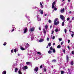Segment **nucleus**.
I'll list each match as a JSON object with an SVG mask.
<instances>
[{
	"instance_id": "f257e3e1",
	"label": "nucleus",
	"mask_w": 74,
	"mask_h": 74,
	"mask_svg": "<svg viewBox=\"0 0 74 74\" xmlns=\"http://www.w3.org/2000/svg\"><path fill=\"white\" fill-rule=\"evenodd\" d=\"M58 21V18H56L54 21V24L55 25H59V21H57V22L56 21Z\"/></svg>"
},
{
	"instance_id": "f03ea898",
	"label": "nucleus",
	"mask_w": 74,
	"mask_h": 74,
	"mask_svg": "<svg viewBox=\"0 0 74 74\" xmlns=\"http://www.w3.org/2000/svg\"><path fill=\"white\" fill-rule=\"evenodd\" d=\"M60 18L62 20H64V19H65V18L62 14L60 15Z\"/></svg>"
},
{
	"instance_id": "7ed1b4c3",
	"label": "nucleus",
	"mask_w": 74,
	"mask_h": 74,
	"mask_svg": "<svg viewBox=\"0 0 74 74\" xmlns=\"http://www.w3.org/2000/svg\"><path fill=\"white\" fill-rule=\"evenodd\" d=\"M34 71H36V72H37L38 71V67L37 66L35 69H34Z\"/></svg>"
},
{
	"instance_id": "20e7f679",
	"label": "nucleus",
	"mask_w": 74,
	"mask_h": 74,
	"mask_svg": "<svg viewBox=\"0 0 74 74\" xmlns=\"http://www.w3.org/2000/svg\"><path fill=\"white\" fill-rule=\"evenodd\" d=\"M28 68L27 66H25L22 67L23 70H26V69H27Z\"/></svg>"
},
{
	"instance_id": "39448f33",
	"label": "nucleus",
	"mask_w": 74,
	"mask_h": 74,
	"mask_svg": "<svg viewBox=\"0 0 74 74\" xmlns=\"http://www.w3.org/2000/svg\"><path fill=\"white\" fill-rule=\"evenodd\" d=\"M27 32V28L25 27L24 28V33H26Z\"/></svg>"
},
{
	"instance_id": "423d86ee",
	"label": "nucleus",
	"mask_w": 74,
	"mask_h": 74,
	"mask_svg": "<svg viewBox=\"0 0 74 74\" xmlns=\"http://www.w3.org/2000/svg\"><path fill=\"white\" fill-rule=\"evenodd\" d=\"M55 2L54 1L53 3H52V8L53 9L54 8V5H55Z\"/></svg>"
},
{
	"instance_id": "0eeeda50",
	"label": "nucleus",
	"mask_w": 74,
	"mask_h": 74,
	"mask_svg": "<svg viewBox=\"0 0 74 74\" xmlns=\"http://www.w3.org/2000/svg\"><path fill=\"white\" fill-rule=\"evenodd\" d=\"M29 46H30L29 44H28V43H27L26 46H25V48H29Z\"/></svg>"
},
{
	"instance_id": "6e6552de",
	"label": "nucleus",
	"mask_w": 74,
	"mask_h": 74,
	"mask_svg": "<svg viewBox=\"0 0 74 74\" xmlns=\"http://www.w3.org/2000/svg\"><path fill=\"white\" fill-rule=\"evenodd\" d=\"M34 27H33L32 28H31L30 29V32H33L34 31Z\"/></svg>"
},
{
	"instance_id": "1a4fd4ad",
	"label": "nucleus",
	"mask_w": 74,
	"mask_h": 74,
	"mask_svg": "<svg viewBox=\"0 0 74 74\" xmlns=\"http://www.w3.org/2000/svg\"><path fill=\"white\" fill-rule=\"evenodd\" d=\"M64 8H63L62 10H61V13H63L64 12Z\"/></svg>"
},
{
	"instance_id": "9d476101",
	"label": "nucleus",
	"mask_w": 74,
	"mask_h": 74,
	"mask_svg": "<svg viewBox=\"0 0 74 74\" xmlns=\"http://www.w3.org/2000/svg\"><path fill=\"white\" fill-rule=\"evenodd\" d=\"M68 70L69 72H68L67 74H71V72H70V70H71V69H69L68 68Z\"/></svg>"
},
{
	"instance_id": "9b49d317",
	"label": "nucleus",
	"mask_w": 74,
	"mask_h": 74,
	"mask_svg": "<svg viewBox=\"0 0 74 74\" xmlns=\"http://www.w3.org/2000/svg\"><path fill=\"white\" fill-rule=\"evenodd\" d=\"M66 60L67 62H69V56H68V55L66 56Z\"/></svg>"
},
{
	"instance_id": "f8f14e48",
	"label": "nucleus",
	"mask_w": 74,
	"mask_h": 74,
	"mask_svg": "<svg viewBox=\"0 0 74 74\" xmlns=\"http://www.w3.org/2000/svg\"><path fill=\"white\" fill-rule=\"evenodd\" d=\"M57 48H58V49H60L61 48V46L59 45L57 46Z\"/></svg>"
},
{
	"instance_id": "ddd939ff",
	"label": "nucleus",
	"mask_w": 74,
	"mask_h": 74,
	"mask_svg": "<svg viewBox=\"0 0 74 74\" xmlns=\"http://www.w3.org/2000/svg\"><path fill=\"white\" fill-rule=\"evenodd\" d=\"M44 41V40H43L42 39H40L39 40V42H42V41Z\"/></svg>"
},
{
	"instance_id": "4468645a",
	"label": "nucleus",
	"mask_w": 74,
	"mask_h": 74,
	"mask_svg": "<svg viewBox=\"0 0 74 74\" xmlns=\"http://www.w3.org/2000/svg\"><path fill=\"white\" fill-rule=\"evenodd\" d=\"M18 69L17 68H16L15 70V73H17V71H18Z\"/></svg>"
},
{
	"instance_id": "2eb2a0df",
	"label": "nucleus",
	"mask_w": 74,
	"mask_h": 74,
	"mask_svg": "<svg viewBox=\"0 0 74 74\" xmlns=\"http://www.w3.org/2000/svg\"><path fill=\"white\" fill-rule=\"evenodd\" d=\"M48 53H49V54H51V53H52V51L51 50H49L48 51Z\"/></svg>"
},
{
	"instance_id": "dca6fc26",
	"label": "nucleus",
	"mask_w": 74,
	"mask_h": 74,
	"mask_svg": "<svg viewBox=\"0 0 74 74\" xmlns=\"http://www.w3.org/2000/svg\"><path fill=\"white\" fill-rule=\"evenodd\" d=\"M6 73H7V72L5 71H3L2 72L3 74H6Z\"/></svg>"
},
{
	"instance_id": "f3484780",
	"label": "nucleus",
	"mask_w": 74,
	"mask_h": 74,
	"mask_svg": "<svg viewBox=\"0 0 74 74\" xmlns=\"http://www.w3.org/2000/svg\"><path fill=\"white\" fill-rule=\"evenodd\" d=\"M43 13H44V11H43V10H42L40 11V14L42 15V14H43Z\"/></svg>"
},
{
	"instance_id": "a211bd4d",
	"label": "nucleus",
	"mask_w": 74,
	"mask_h": 74,
	"mask_svg": "<svg viewBox=\"0 0 74 74\" xmlns=\"http://www.w3.org/2000/svg\"><path fill=\"white\" fill-rule=\"evenodd\" d=\"M71 64L72 66H73V64H74V62H73V61H71Z\"/></svg>"
},
{
	"instance_id": "6ab92c4d",
	"label": "nucleus",
	"mask_w": 74,
	"mask_h": 74,
	"mask_svg": "<svg viewBox=\"0 0 74 74\" xmlns=\"http://www.w3.org/2000/svg\"><path fill=\"white\" fill-rule=\"evenodd\" d=\"M21 50H23V51H24V50H25V49L23 48V47H21Z\"/></svg>"
},
{
	"instance_id": "aec40b11",
	"label": "nucleus",
	"mask_w": 74,
	"mask_h": 74,
	"mask_svg": "<svg viewBox=\"0 0 74 74\" xmlns=\"http://www.w3.org/2000/svg\"><path fill=\"white\" fill-rule=\"evenodd\" d=\"M52 62H56V60H53L52 61Z\"/></svg>"
},
{
	"instance_id": "412c9836",
	"label": "nucleus",
	"mask_w": 74,
	"mask_h": 74,
	"mask_svg": "<svg viewBox=\"0 0 74 74\" xmlns=\"http://www.w3.org/2000/svg\"><path fill=\"white\" fill-rule=\"evenodd\" d=\"M37 53L38 55H41V53H40V52H37Z\"/></svg>"
},
{
	"instance_id": "4be33fe9",
	"label": "nucleus",
	"mask_w": 74,
	"mask_h": 74,
	"mask_svg": "<svg viewBox=\"0 0 74 74\" xmlns=\"http://www.w3.org/2000/svg\"><path fill=\"white\" fill-rule=\"evenodd\" d=\"M55 49H53V53H55Z\"/></svg>"
},
{
	"instance_id": "5701e85b",
	"label": "nucleus",
	"mask_w": 74,
	"mask_h": 74,
	"mask_svg": "<svg viewBox=\"0 0 74 74\" xmlns=\"http://www.w3.org/2000/svg\"><path fill=\"white\" fill-rule=\"evenodd\" d=\"M64 71H61V74H64Z\"/></svg>"
},
{
	"instance_id": "b1692460",
	"label": "nucleus",
	"mask_w": 74,
	"mask_h": 74,
	"mask_svg": "<svg viewBox=\"0 0 74 74\" xmlns=\"http://www.w3.org/2000/svg\"><path fill=\"white\" fill-rule=\"evenodd\" d=\"M7 45V42H4V43L3 44V45H4V46H5Z\"/></svg>"
},
{
	"instance_id": "393cba45",
	"label": "nucleus",
	"mask_w": 74,
	"mask_h": 74,
	"mask_svg": "<svg viewBox=\"0 0 74 74\" xmlns=\"http://www.w3.org/2000/svg\"><path fill=\"white\" fill-rule=\"evenodd\" d=\"M64 22H63L62 23V26H64Z\"/></svg>"
},
{
	"instance_id": "a878e982",
	"label": "nucleus",
	"mask_w": 74,
	"mask_h": 74,
	"mask_svg": "<svg viewBox=\"0 0 74 74\" xmlns=\"http://www.w3.org/2000/svg\"><path fill=\"white\" fill-rule=\"evenodd\" d=\"M48 26L47 25H45V28L46 29H48Z\"/></svg>"
},
{
	"instance_id": "bb28decb",
	"label": "nucleus",
	"mask_w": 74,
	"mask_h": 74,
	"mask_svg": "<svg viewBox=\"0 0 74 74\" xmlns=\"http://www.w3.org/2000/svg\"><path fill=\"white\" fill-rule=\"evenodd\" d=\"M18 74H22V72H21L20 71H18Z\"/></svg>"
},
{
	"instance_id": "cd10ccee",
	"label": "nucleus",
	"mask_w": 74,
	"mask_h": 74,
	"mask_svg": "<svg viewBox=\"0 0 74 74\" xmlns=\"http://www.w3.org/2000/svg\"><path fill=\"white\" fill-rule=\"evenodd\" d=\"M43 32H44V33H45V34H46V31H45V30H43Z\"/></svg>"
},
{
	"instance_id": "c85d7f7f",
	"label": "nucleus",
	"mask_w": 74,
	"mask_h": 74,
	"mask_svg": "<svg viewBox=\"0 0 74 74\" xmlns=\"http://www.w3.org/2000/svg\"><path fill=\"white\" fill-rule=\"evenodd\" d=\"M48 45L49 47H50L51 45V43H48Z\"/></svg>"
},
{
	"instance_id": "c756f323",
	"label": "nucleus",
	"mask_w": 74,
	"mask_h": 74,
	"mask_svg": "<svg viewBox=\"0 0 74 74\" xmlns=\"http://www.w3.org/2000/svg\"><path fill=\"white\" fill-rule=\"evenodd\" d=\"M50 50H53V48H52V47H50Z\"/></svg>"
},
{
	"instance_id": "7c9ffc66",
	"label": "nucleus",
	"mask_w": 74,
	"mask_h": 74,
	"mask_svg": "<svg viewBox=\"0 0 74 74\" xmlns=\"http://www.w3.org/2000/svg\"><path fill=\"white\" fill-rule=\"evenodd\" d=\"M64 32L65 33H66L67 32V29H64Z\"/></svg>"
},
{
	"instance_id": "2f4dec72",
	"label": "nucleus",
	"mask_w": 74,
	"mask_h": 74,
	"mask_svg": "<svg viewBox=\"0 0 74 74\" xmlns=\"http://www.w3.org/2000/svg\"><path fill=\"white\" fill-rule=\"evenodd\" d=\"M40 69H42V65H41L40 67Z\"/></svg>"
},
{
	"instance_id": "473e14b6",
	"label": "nucleus",
	"mask_w": 74,
	"mask_h": 74,
	"mask_svg": "<svg viewBox=\"0 0 74 74\" xmlns=\"http://www.w3.org/2000/svg\"><path fill=\"white\" fill-rule=\"evenodd\" d=\"M68 48V49L70 50V46H68L67 47Z\"/></svg>"
},
{
	"instance_id": "72a5a7b5",
	"label": "nucleus",
	"mask_w": 74,
	"mask_h": 74,
	"mask_svg": "<svg viewBox=\"0 0 74 74\" xmlns=\"http://www.w3.org/2000/svg\"><path fill=\"white\" fill-rule=\"evenodd\" d=\"M74 33H73V34H72L71 35V36H72V37H74Z\"/></svg>"
},
{
	"instance_id": "f704fd0d",
	"label": "nucleus",
	"mask_w": 74,
	"mask_h": 74,
	"mask_svg": "<svg viewBox=\"0 0 74 74\" xmlns=\"http://www.w3.org/2000/svg\"><path fill=\"white\" fill-rule=\"evenodd\" d=\"M54 10L55 11H56L57 10V8H54Z\"/></svg>"
},
{
	"instance_id": "c9c22d12",
	"label": "nucleus",
	"mask_w": 74,
	"mask_h": 74,
	"mask_svg": "<svg viewBox=\"0 0 74 74\" xmlns=\"http://www.w3.org/2000/svg\"><path fill=\"white\" fill-rule=\"evenodd\" d=\"M44 71L45 72H46V71H47V69H45V68H44Z\"/></svg>"
},
{
	"instance_id": "e433bc0d",
	"label": "nucleus",
	"mask_w": 74,
	"mask_h": 74,
	"mask_svg": "<svg viewBox=\"0 0 74 74\" xmlns=\"http://www.w3.org/2000/svg\"><path fill=\"white\" fill-rule=\"evenodd\" d=\"M55 31L56 32H58V29H56V31Z\"/></svg>"
},
{
	"instance_id": "4c0bfd02",
	"label": "nucleus",
	"mask_w": 74,
	"mask_h": 74,
	"mask_svg": "<svg viewBox=\"0 0 74 74\" xmlns=\"http://www.w3.org/2000/svg\"><path fill=\"white\" fill-rule=\"evenodd\" d=\"M64 43V42H62L61 43V45H63V44Z\"/></svg>"
},
{
	"instance_id": "58836bf2",
	"label": "nucleus",
	"mask_w": 74,
	"mask_h": 74,
	"mask_svg": "<svg viewBox=\"0 0 74 74\" xmlns=\"http://www.w3.org/2000/svg\"><path fill=\"white\" fill-rule=\"evenodd\" d=\"M14 52H15V53H16V49H14Z\"/></svg>"
},
{
	"instance_id": "ea45409f",
	"label": "nucleus",
	"mask_w": 74,
	"mask_h": 74,
	"mask_svg": "<svg viewBox=\"0 0 74 74\" xmlns=\"http://www.w3.org/2000/svg\"><path fill=\"white\" fill-rule=\"evenodd\" d=\"M62 38H59V41H62Z\"/></svg>"
},
{
	"instance_id": "a19ab883",
	"label": "nucleus",
	"mask_w": 74,
	"mask_h": 74,
	"mask_svg": "<svg viewBox=\"0 0 74 74\" xmlns=\"http://www.w3.org/2000/svg\"><path fill=\"white\" fill-rule=\"evenodd\" d=\"M26 64H29V62H26Z\"/></svg>"
},
{
	"instance_id": "79ce46f5",
	"label": "nucleus",
	"mask_w": 74,
	"mask_h": 74,
	"mask_svg": "<svg viewBox=\"0 0 74 74\" xmlns=\"http://www.w3.org/2000/svg\"><path fill=\"white\" fill-rule=\"evenodd\" d=\"M51 22H52V21H51L50 20H49V23H51Z\"/></svg>"
},
{
	"instance_id": "37998d69",
	"label": "nucleus",
	"mask_w": 74,
	"mask_h": 74,
	"mask_svg": "<svg viewBox=\"0 0 74 74\" xmlns=\"http://www.w3.org/2000/svg\"><path fill=\"white\" fill-rule=\"evenodd\" d=\"M69 20H70V18L68 17L67 19V21H69Z\"/></svg>"
},
{
	"instance_id": "c03bdc74",
	"label": "nucleus",
	"mask_w": 74,
	"mask_h": 74,
	"mask_svg": "<svg viewBox=\"0 0 74 74\" xmlns=\"http://www.w3.org/2000/svg\"><path fill=\"white\" fill-rule=\"evenodd\" d=\"M55 36H53L52 38L54 40V39H55Z\"/></svg>"
},
{
	"instance_id": "a18cd8bd",
	"label": "nucleus",
	"mask_w": 74,
	"mask_h": 74,
	"mask_svg": "<svg viewBox=\"0 0 74 74\" xmlns=\"http://www.w3.org/2000/svg\"><path fill=\"white\" fill-rule=\"evenodd\" d=\"M11 52L12 53H13L14 52V50H11Z\"/></svg>"
},
{
	"instance_id": "49530a36",
	"label": "nucleus",
	"mask_w": 74,
	"mask_h": 74,
	"mask_svg": "<svg viewBox=\"0 0 74 74\" xmlns=\"http://www.w3.org/2000/svg\"><path fill=\"white\" fill-rule=\"evenodd\" d=\"M63 51L64 54L65 53V49H64Z\"/></svg>"
},
{
	"instance_id": "de8ad7c7",
	"label": "nucleus",
	"mask_w": 74,
	"mask_h": 74,
	"mask_svg": "<svg viewBox=\"0 0 74 74\" xmlns=\"http://www.w3.org/2000/svg\"><path fill=\"white\" fill-rule=\"evenodd\" d=\"M70 40H68V43H70Z\"/></svg>"
},
{
	"instance_id": "09e8293b",
	"label": "nucleus",
	"mask_w": 74,
	"mask_h": 74,
	"mask_svg": "<svg viewBox=\"0 0 74 74\" xmlns=\"http://www.w3.org/2000/svg\"><path fill=\"white\" fill-rule=\"evenodd\" d=\"M53 33H54V31H53L51 33V34H53Z\"/></svg>"
},
{
	"instance_id": "8fccbe9b",
	"label": "nucleus",
	"mask_w": 74,
	"mask_h": 74,
	"mask_svg": "<svg viewBox=\"0 0 74 74\" xmlns=\"http://www.w3.org/2000/svg\"><path fill=\"white\" fill-rule=\"evenodd\" d=\"M39 30H41V27H39Z\"/></svg>"
},
{
	"instance_id": "3c124183",
	"label": "nucleus",
	"mask_w": 74,
	"mask_h": 74,
	"mask_svg": "<svg viewBox=\"0 0 74 74\" xmlns=\"http://www.w3.org/2000/svg\"><path fill=\"white\" fill-rule=\"evenodd\" d=\"M69 32H72V33H73V32L71 31V29L69 30Z\"/></svg>"
},
{
	"instance_id": "603ef678",
	"label": "nucleus",
	"mask_w": 74,
	"mask_h": 74,
	"mask_svg": "<svg viewBox=\"0 0 74 74\" xmlns=\"http://www.w3.org/2000/svg\"><path fill=\"white\" fill-rule=\"evenodd\" d=\"M72 54H74V51H72L71 53Z\"/></svg>"
},
{
	"instance_id": "864d4df0",
	"label": "nucleus",
	"mask_w": 74,
	"mask_h": 74,
	"mask_svg": "<svg viewBox=\"0 0 74 74\" xmlns=\"http://www.w3.org/2000/svg\"><path fill=\"white\" fill-rule=\"evenodd\" d=\"M41 8H43V5H41Z\"/></svg>"
},
{
	"instance_id": "5fc2aeb1",
	"label": "nucleus",
	"mask_w": 74,
	"mask_h": 74,
	"mask_svg": "<svg viewBox=\"0 0 74 74\" xmlns=\"http://www.w3.org/2000/svg\"><path fill=\"white\" fill-rule=\"evenodd\" d=\"M47 41H49V38H47Z\"/></svg>"
},
{
	"instance_id": "6e6d98bb",
	"label": "nucleus",
	"mask_w": 74,
	"mask_h": 74,
	"mask_svg": "<svg viewBox=\"0 0 74 74\" xmlns=\"http://www.w3.org/2000/svg\"><path fill=\"white\" fill-rule=\"evenodd\" d=\"M40 5H42V3L41 2L40 3Z\"/></svg>"
},
{
	"instance_id": "4d7b16f0",
	"label": "nucleus",
	"mask_w": 74,
	"mask_h": 74,
	"mask_svg": "<svg viewBox=\"0 0 74 74\" xmlns=\"http://www.w3.org/2000/svg\"><path fill=\"white\" fill-rule=\"evenodd\" d=\"M29 64H32V63L30 62H29Z\"/></svg>"
},
{
	"instance_id": "13d9d810",
	"label": "nucleus",
	"mask_w": 74,
	"mask_h": 74,
	"mask_svg": "<svg viewBox=\"0 0 74 74\" xmlns=\"http://www.w3.org/2000/svg\"><path fill=\"white\" fill-rule=\"evenodd\" d=\"M14 29H12L11 32H14Z\"/></svg>"
},
{
	"instance_id": "bf43d9fd",
	"label": "nucleus",
	"mask_w": 74,
	"mask_h": 74,
	"mask_svg": "<svg viewBox=\"0 0 74 74\" xmlns=\"http://www.w3.org/2000/svg\"><path fill=\"white\" fill-rule=\"evenodd\" d=\"M53 45H55V43H53Z\"/></svg>"
},
{
	"instance_id": "052dcab7",
	"label": "nucleus",
	"mask_w": 74,
	"mask_h": 74,
	"mask_svg": "<svg viewBox=\"0 0 74 74\" xmlns=\"http://www.w3.org/2000/svg\"><path fill=\"white\" fill-rule=\"evenodd\" d=\"M71 1V0H68V1H69V2H70Z\"/></svg>"
},
{
	"instance_id": "680f3d73",
	"label": "nucleus",
	"mask_w": 74,
	"mask_h": 74,
	"mask_svg": "<svg viewBox=\"0 0 74 74\" xmlns=\"http://www.w3.org/2000/svg\"><path fill=\"white\" fill-rule=\"evenodd\" d=\"M73 19H74V17H73L72 18V20H73Z\"/></svg>"
},
{
	"instance_id": "e2e57ef3",
	"label": "nucleus",
	"mask_w": 74,
	"mask_h": 74,
	"mask_svg": "<svg viewBox=\"0 0 74 74\" xmlns=\"http://www.w3.org/2000/svg\"><path fill=\"white\" fill-rule=\"evenodd\" d=\"M52 28V25H51L50 26V29H51Z\"/></svg>"
},
{
	"instance_id": "0e129e2a",
	"label": "nucleus",
	"mask_w": 74,
	"mask_h": 74,
	"mask_svg": "<svg viewBox=\"0 0 74 74\" xmlns=\"http://www.w3.org/2000/svg\"><path fill=\"white\" fill-rule=\"evenodd\" d=\"M46 48H48V45L47 46Z\"/></svg>"
},
{
	"instance_id": "69168bd1",
	"label": "nucleus",
	"mask_w": 74,
	"mask_h": 74,
	"mask_svg": "<svg viewBox=\"0 0 74 74\" xmlns=\"http://www.w3.org/2000/svg\"><path fill=\"white\" fill-rule=\"evenodd\" d=\"M69 13L70 14H71V11L69 12Z\"/></svg>"
},
{
	"instance_id": "338daca9",
	"label": "nucleus",
	"mask_w": 74,
	"mask_h": 74,
	"mask_svg": "<svg viewBox=\"0 0 74 74\" xmlns=\"http://www.w3.org/2000/svg\"><path fill=\"white\" fill-rule=\"evenodd\" d=\"M45 16H47V14H45Z\"/></svg>"
},
{
	"instance_id": "774afa93",
	"label": "nucleus",
	"mask_w": 74,
	"mask_h": 74,
	"mask_svg": "<svg viewBox=\"0 0 74 74\" xmlns=\"http://www.w3.org/2000/svg\"><path fill=\"white\" fill-rule=\"evenodd\" d=\"M18 56H20V55L19 54H18Z\"/></svg>"
}]
</instances>
